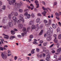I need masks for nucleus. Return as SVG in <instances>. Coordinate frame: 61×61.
I'll return each instance as SVG.
<instances>
[{
    "instance_id": "25",
    "label": "nucleus",
    "mask_w": 61,
    "mask_h": 61,
    "mask_svg": "<svg viewBox=\"0 0 61 61\" xmlns=\"http://www.w3.org/2000/svg\"><path fill=\"white\" fill-rule=\"evenodd\" d=\"M37 56L38 57H42V56H43V55L42 54H41L39 55V54H37Z\"/></svg>"
},
{
    "instance_id": "61",
    "label": "nucleus",
    "mask_w": 61,
    "mask_h": 61,
    "mask_svg": "<svg viewBox=\"0 0 61 61\" xmlns=\"http://www.w3.org/2000/svg\"><path fill=\"white\" fill-rule=\"evenodd\" d=\"M43 42H44L43 41H42V40L40 41V43H41V44L43 43Z\"/></svg>"
},
{
    "instance_id": "22",
    "label": "nucleus",
    "mask_w": 61,
    "mask_h": 61,
    "mask_svg": "<svg viewBox=\"0 0 61 61\" xmlns=\"http://www.w3.org/2000/svg\"><path fill=\"white\" fill-rule=\"evenodd\" d=\"M52 26L53 27V28H56V25L54 24H52Z\"/></svg>"
},
{
    "instance_id": "35",
    "label": "nucleus",
    "mask_w": 61,
    "mask_h": 61,
    "mask_svg": "<svg viewBox=\"0 0 61 61\" xmlns=\"http://www.w3.org/2000/svg\"><path fill=\"white\" fill-rule=\"evenodd\" d=\"M14 15L15 16H17L18 15V13L17 12H15L14 13Z\"/></svg>"
},
{
    "instance_id": "27",
    "label": "nucleus",
    "mask_w": 61,
    "mask_h": 61,
    "mask_svg": "<svg viewBox=\"0 0 61 61\" xmlns=\"http://www.w3.org/2000/svg\"><path fill=\"white\" fill-rule=\"evenodd\" d=\"M35 49H32V50L31 51V54H32L34 53H35Z\"/></svg>"
},
{
    "instance_id": "12",
    "label": "nucleus",
    "mask_w": 61,
    "mask_h": 61,
    "mask_svg": "<svg viewBox=\"0 0 61 61\" xmlns=\"http://www.w3.org/2000/svg\"><path fill=\"white\" fill-rule=\"evenodd\" d=\"M46 39L48 41H50L52 39V37L50 36L48 37Z\"/></svg>"
},
{
    "instance_id": "45",
    "label": "nucleus",
    "mask_w": 61,
    "mask_h": 61,
    "mask_svg": "<svg viewBox=\"0 0 61 61\" xmlns=\"http://www.w3.org/2000/svg\"><path fill=\"white\" fill-rule=\"evenodd\" d=\"M37 15L38 16H42V15L40 13H38L37 14Z\"/></svg>"
},
{
    "instance_id": "32",
    "label": "nucleus",
    "mask_w": 61,
    "mask_h": 61,
    "mask_svg": "<svg viewBox=\"0 0 61 61\" xmlns=\"http://www.w3.org/2000/svg\"><path fill=\"white\" fill-rule=\"evenodd\" d=\"M11 34L12 35H15V32L14 30H12L11 31Z\"/></svg>"
},
{
    "instance_id": "24",
    "label": "nucleus",
    "mask_w": 61,
    "mask_h": 61,
    "mask_svg": "<svg viewBox=\"0 0 61 61\" xmlns=\"http://www.w3.org/2000/svg\"><path fill=\"white\" fill-rule=\"evenodd\" d=\"M51 24H52V21H51V20H49L48 24H49V25H51Z\"/></svg>"
},
{
    "instance_id": "59",
    "label": "nucleus",
    "mask_w": 61,
    "mask_h": 61,
    "mask_svg": "<svg viewBox=\"0 0 61 61\" xmlns=\"http://www.w3.org/2000/svg\"><path fill=\"white\" fill-rule=\"evenodd\" d=\"M33 44H36V45L37 44H38V43H37V42L36 41H34L33 42Z\"/></svg>"
},
{
    "instance_id": "57",
    "label": "nucleus",
    "mask_w": 61,
    "mask_h": 61,
    "mask_svg": "<svg viewBox=\"0 0 61 61\" xmlns=\"http://www.w3.org/2000/svg\"><path fill=\"white\" fill-rule=\"evenodd\" d=\"M17 58L18 57L17 56H15L14 57L15 60H16L17 59Z\"/></svg>"
},
{
    "instance_id": "20",
    "label": "nucleus",
    "mask_w": 61,
    "mask_h": 61,
    "mask_svg": "<svg viewBox=\"0 0 61 61\" xmlns=\"http://www.w3.org/2000/svg\"><path fill=\"white\" fill-rule=\"evenodd\" d=\"M21 5L19 3L17 4V7L18 8H20L21 7Z\"/></svg>"
},
{
    "instance_id": "16",
    "label": "nucleus",
    "mask_w": 61,
    "mask_h": 61,
    "mask_svg": "<svg viewBox=\"0 0 61 61\" xmlns=\"http://www.w3.org/2000/svg\"><path fill=\"white\" fill-rule=\"evenodd\" d=\"M34 23V21H31L29 23V25H33Z\"/></svg>"
},
{
    "instance_id": "55",
    "label": "nucleus",
    "mask_w": 61,
    "mask_h": 61,
    "mask_svg": "<svg viewBox=\"0 0 61 61\" xmlns=\"http://www.w3.org/2000/svg\"><path fill=\"white\" fill-rule=\"evenodd\" d=\"M47 57L49 58H50V56L49 54H48L47 55Z\"/></svg>"
},
{
    "instance_id": "9",
    "label": "nucleus",
    "mask_w": 61,
    "mask_h": 61,
    "mask_svg": "<svg viewBox=\"0 0 61 61\" xmlns=\"http://www.w3.org/2000/svg\"><path fill=\"white\" fill-rule=\"evenodd\" d=\"M35 30L36 31H38L39 29V24H37L36 25V26H35Z\"/></svg>"
},
{
    "instance_id": "15",
    "label": "nucleus",
    "mask_w": 61,
    "mask_h": 61,
    "mask_svg": "<svg viewBox=\"0 0 61 61\" xmlns=\"http://www.w3.org/2000/svg\"><path fill=\"white\" fill-rule=\"evenodd\" d=\"M35 3H36V6H37L36 7V8H37L38 7H39V4H38V2L36 1H35Z\"/></svg>"
},
{
    "instance_id": "63",
    "label": "nucleus",
    "mask_w": 61,
    "mask_h": 61,
    "mask_svg": "<svg viewBox=\"0 0 61 61\" xmlns=\"http://www.w3.org/2000/svg\"><path fill=\"white\" fill-rule=\"evenodd\" d=\"M23 59H21V58H19L18 59V61H23Z\"/></svg>"
},
{
    "instance_id": "14",
    "label": "nucleus",
    "mask_w": 61,
    "mask_h": 61,
    "mask_svg": "<svg viewBox=\"0 0 61 61\" xmlns=\"http://www.w3.org/2000/svg\"><path fill=\"white\" fill-rule=\"evenodd\" d=\"M11 15H13V14L12 13H11V14H9L8 15V18L10 19L11 18Z\"/></svg>"
},
{
    "instance_id": "38",
    "label": "nucleus",
    "mask_w": 61,
    "mask_h": 61,
    "mask_svg": "<svg viewBox=\"0 0 61 61\" xmlns=\"http://www.w3.org/2000/svg\"><path fill=\"white\" fill-rule=\"evenodd\" d=\"M60 31V29L59 28H58L57 29V32H59Z\"/></svg>"
},
{
    "instance_id": "37",
    "label": "nucleus",
    "mask_w": 61,
    "mask_h": 61,
    "mask_svg": "<svg viewBox=\"0 0 61 61\" xmlns=\"http://www.w3.org/2000/svg\"><path fill=\"white\" fill-rule=\"evenodd\" d=\"M9 3L10 5H12V1H11L10 0H9Z\"/></svg>"
},
{
    "instance_id": "7",
    "label": "nucleus",
    "mask_w": 61,
    "mask_h": 61,
    "mask_svg": "<svg viewBox=\"0 0 61 61\" xmlns=\"http://www.w3.org/2000/svg\"><path fill=\"white\" fill-rule=\"evenodd\" d=\"M53 33L52 31L48 30L47 32V34H46L47 36H50V34H51V33Z\"/></svg>"
},
{
    "instance_id": "42",
    "label": "nucleus",
    "mask_w": 61,
    "mask_h": 61,
    "mask_svg": "<svg viewBox=\"0 0 61 61\" xmlns=\"http://www.w3.org/2000/svg\"><path fill=\"white\" fill-rule=\"evenodd\" d=\"M58 39H61V34H60L59 35L58 37Z\"/></svg>"
},
{
    "instance_id": "31",
    "label": "nucleus",
    "mask_w": 61,
    "mask_h": 61,
    "mask_svg": "<svg viewBox=\"0 0 61 61\" xmlns=\"http://www.w3.org/2000/svg\"><path fill=\"white\" fill-rule=\"evenodd\" d=\"M42 34H43V30H41L39 34V36H41V35H42Z\"/></svg>"
},
{
    "instance_id": "48",
    "label": "nucleus",
    "mask_w": 61,
    "mask_h": 61,
    "mask_svg": "<svg viewBox=\"0 0 61 61\" xmlns=\"http://www.w3.org/2000/svg\"><path fill=\"white\" fill-rule=\"evenodd\" d=\"M55 14L56 15V16H59V13L56 12L55 13Z\"/></svg>"
},
{
    "instance_id": "1",
    "label": "nucleus",
    "mask_w": 61,
    "mask_h": 61,
    "mask_svg": "<svg viewBox=\"0 0 61 61\" xmlns=\"http://www.w3.org/2000/svg\"><path fill=\"white\" fill-rule=\"evenodd\" d=\"M23 31L24 33H22L21 34V36H24L25 35L26 36V28L24 27L23 28Z\"/></svg>"
},
{
    "instance_id": "50",
    "label": "nucleus",
    "mask_w": 61,
    "mask_h": 61,
    "mask_svg": "<svg viewBox=\"0 0 61 61\" xmlns=\"http://www.w3.org/2000/svg\"><path fill=\"white\" fill-rule=\"evenodd\" d=\"M36 50L37 52H39V51L40 50H39V49L37 48L36 49Z\"/></svg>"
},
{
    "instance_id": "60",
    "label": "nucleus",
    "mask_w": 61,
    "mask_h": 61,
    "mask_svg": "<svg viewBox=\"0 0 61 61\" xmlns=\"http://www.w3.org/2000/svg\"><path fill=\"white\" fill-rule=\"evenodd\" d=\"M0 50H2V51H3V50H4L3 48L2 47H0Z\"/></svg>"
},
{
    "instance_id": "46",
    "label": "nucleus",
    "mask_w": 61,
    "mask_h": 61,
    "mask_svg": "<svg viewBox=\"0 0 61 61\" xmlns=\"http://www.w3.org/2000/svg\"><path fill=\"white\" fill-rule=\"evenodd\" d=\"M28 15V13L27 12H26L24 13V15L25 16H26L27 15Z\"/></svg>"
},
{
    "instance_id": "21",
    "label": "nucleus",
    "mask_w": 61,
    "mask_h": 61,
    "mask_svg": "<svg viewBox=\"0 0 61 61\" xmlns=\"http://www.w3.org/2000/svg\"><path fill=\"white\" fill-rule=\"evenodd\" d=\"M47 42H46L44 43L43 44V45L45 46H46L47 45Z\"/></svg>"
},
{
    "instance_id": "49",
    "label": "nucleus",
    "mask_w": 61,
    "mask_h": 61,
    "mask_svg": "<svg viewBox=\"0 0 61 61\" xmlns=\"http://www.w3.org/2000/svg\"><path fill=\"white\" fill-rule=\"evenodd\" d=\"M8 54H11V51L9 50L8 51Z\"/></svg>"
},
{
    "instance_id": "56",
    "label": "nucleus",
    "mask_w": 61,
    "mask_h": 61,
    "mask_svg": "<svg viewBox=\"0 0 61 61\" xmlns=\"http://www.w3.org/2000/svg\"><path fill=\"white\" fill-rule=\"evenodd\" d=\"M57 4V2H55L54 4V6H55V5H56Z\"/></svg>"
},
{
    "instance_id": "51",
    "label": "nucleus",
    "mask_w": 61,
    "mask_h": 61,
    "mask_svg": "<svg viewBox=\"0 0 61 61\" xmlns=\"http://www.w3.org/2000/svg\"><path fill=\"white\" fill-rule=\"evenodd\" d=\"M29 10L28 9H26L25 10H24V12H28Z\"/></svg>"
},
{
    "instance_id": "52",
    "label": "nucleus",
    "mask_w": 61,
    "mask_h": 61,
    "mask_svg": "<svg viewBox=\"0 0 61 61\" xmlns=\"http://www.w3.org/2000/svg\"><path fill=\"white\" fill-rule=\"evenodd\" d=\"M11 1L12 2V3H15V0H12Z\"/></svg>"
},
{
    "instance_id": "13",
    "label": "nucleus",
    "mask_w": 61,
    "mask_h": 61,
    "mask_svg": "<svg viewBox=\"0 0 61 61\" xmlns=\"http://www.w3.org/2000/svg\"><path fill=\"white\" fill-rule=\"evenodd\" d=\"M40 21V19L39 18H37L36 20V22L37 23H39Z\"/></svg>"
},
{
    "instance_id": "19",
    "label": "nucleus",
    "mask_w": 61,
    "mask_h": 61,
    "mask_svg": "<svg viewBox=\"0 0 61 61\" xmlns=\"http://www.w3.org/2000/svg\"><path fill=\"white\" fill-rule=\"evenodd\" d=\"M21 21H22V22H23V20H22L20 19V20L19 19V20H18L17 21V22L19 24L21 22Z\"/></svg>"
},
{
    "instance_id": "10",
    "label": "nucleus",
    "mask_w": 61,
    "mask_h": 61,
    "mask_svg": "<svg viewBox=\"0 0 61 61\" xmlns=\"http://www.w3.org/2000/svg\"><path fill=\"white\" fill-rule=\"evenodd\" d=\"M7 19V17H4L3 19V20H2V22L3 23H5V20H6Z\"/></svg>"
},
{
    "instance_id": "40",
    "label": "nucleus",
    "mask_w": 61,
    "mask_h": 61,
    "mask_svg": "<svg viewBox=\"0 0 61 61\" xmlns=\"http://www.w3.org/2000/svg\"><path fill=\"white\" fill-rule=\"evenodd\" d=\"M56 45L57 48H59V46H60V44L59 43H57Z\"/></svg>"
},
{
    "instance_id": "18",
    "label": "nucleus",
    "mask_w": 61,
    "mask_h": 61,
    "mask_svg": "<svg viewBox=\"0 0 61 61\" xmlns=\"http://www.w3.org/2000/svg\"><path fill=\"white\" fill-rule=\"evenodd\" d=\"M32 25V26H31V28L32 29H36V26L35 25H34L33 24V25Z\"/></svg>"
},
{
    "instance_id": "62",
    "label": "nucleus",
    "mask_w": 61,
    "mask_h": 61,
    "mask_svg": "<svg viewBox=\"0 0 61 61\" xmlns=\"http://www.w3.org/2000/svg\"><path fill=\"white\" fill-rule=\"evenodd\" d=\"M55 50H53V51H52L51 52V53H55Z\"/></svg>"
},
{
    "instance_id": "44",
    "label": "nucleus",
    "mask_w": 61,
    "mask_h": 61,
    "mask_svg": "<svg viewBox=\"0 0 61 61\" xmlns=\"http://www.w3.org/2000/svg\"><path fill=\"white\" fill-rule=\"evenodd\" d=\"M31 17H32L34 18L35 17V15H34V13H32L31 14Z\"/></svg>"
},
{
    "instance_id": "6",
    "label": "nucleus",
    "mask_w": 61,
    "mask_h": 61,
    "mask_svg": "<svg viewBox=\"0 0 61 61\" xmlns=\"http://www.w3.org/2000/svg\"><path fill=\"white\" fill-rule=\"evenodd\" d=\"M8 26H10L11 27H12L13 26V21H12L11 22L10 21L9 22Z\"/></svg>"
},
{
    "instance_id": "26",
    "label": "nucleus",
    "mask_w": 61,
    "mask_h": 61,
    "mask_svg": "<svg viewBox=\"0 0 61 61\" xmlns=\"http://www.w3.org/2000/svg\"><path fill=\"white\" fill-rule=\"evenodd\" d=\"M56 37L54 40L55 43H57L58 42V41H57V40L56 39Z\"/></svg>"
},
{
    "instance_id": "11",
    "label": "nucleus",
    "mask_w": 61,
    "mask_h": 61,
    "mask_svg": "<svg viewBox=\"0 0 61 61\" xmlns=\"http://www.w3.org/2000/svg\"><path fill=\"white\" fill-rule=\"evenodd\" d=\"M15 38V36H12L10 37L9 39L10 40H12L14 39V38Z\"/></svg>"
},
{
    "instance_id": "30",
    "label": "nucleus",
    "mask_w": 61,
    "mask_h": 61,
    "mask_svg": "<svg viewBox=\"0 0 61 61\" xmlns=\"http://www.w3.org/2000/svg\"><path fill=\"white\" fill-rule=\"evenodd\" d=\"M30 16H31V15H30V14H28V15H27V18H28V19H29V18H30Z\"/></svg>"
},
{
    "instance_id": "41",
    "label": "nucleus",
    "mask_w": 61,
    "mask_h": 61,
    "mask_svg": "<svg viewBox=\"0 0 61 61\" xmlns=\"http://www.w3.org/2000/svg\"><path fill=\"white\" fill-rule=\"evenodd\" d=\"M49 58H48V57H47L46 58V61H49L50 60L49 59Z\"/></svg>"
},
{
    "instance_id": "43",
    "label": "nucleus",
    "mask_w": 61,
    "mask_h": 61,
    "mask_svg": "<svg viewBox=\"0 0 61 61\" xmlns=\"http://www.w3.org/2000/svg\"><path fill=\"white\" fill-rule=\"evenodd\" d=\"M30 38L31 39H32L33 38V35H31L29 36Z\"/></svg>"
},
{
    "instance_id": "36",
    "label": "nucleus",
    "mask_w": 61,
    "mask_h": 61,
    "mask_svg": "<svg viewBox=\"0 0 61 61\" xmlns=\"http://www.w3.org/2000/svg\"><path fill=\"white\" fill-rule=\"evenodd\" d=\"M19 12H20V13H22V12H23V10L21 9H19Z\"/></svg>"
},
{
    "instance_id": "5",
    "label": "nucleus",
    "mask_w": 61,
    "mask_h": 61,
    "mask_svg": "<svg viewBox=\"0 0 61 61\" xmlns=\"http://www.w3.org/2000/svg\"><path fill=\"white\" fill-rule=\"evenodd\" d=\"M1 56L3 58L5 59V60L7 58V56L6 55H4V54L3 53H2Z\"/></svg>"
},
{
    "instance_id": "28",
    "label": "nucleus",
    "mask_w": 61,
    "mask_h": 61,
    "mask_svg": "<svg viewBox=\"0 0 61 61\" xmlns=\"http://www.w3.org/2000/svg\"><path fill=\"white\" fill-rule=\"evenodd\" d=\"M43 24H42L40 25V27L39 28L40 29H42V28H43Z\"/></svg>"
},
{
    "instance_id": "23",
    "label": "nucleus",
    "mask_w": 61,
    "mask_h": 61,
    "mask_svg": "<svg viewBox=\"0 0 61 61\" xmlns=\"http://www.w3.org/2000/svg\"><path fill=\"white\" fill-rule=\"evenodd\" d=\"M46 11H44L41 13L42 15H44V16H45V15L46 14Z\"/></svg>"
},
{
    "instance_id": "3",
    "label": "nucleus",
    "mask_w": 61,
    "mask_h": 61,
    "mask_svg": "<svg viewBox=\"0 0 61 61\" xmlns=\"http://www.w3.org/2000/svg\"><path fill=\"white\" fill-rule=\"evenodd\" d=\"M30 5L31 7L28 5L27 6V7L29 9H31V10H32L34 8V6L32 4H31Z\"/></svg>"
},
{
    "instance_id": "53",
    "label": "nucleus",
    "mask_w": 61,
    "mask_h": 61,
    "mask_svg": "<svg viewBox=\"0 0 61 61\" xmlns=\"http://www.w3.org/2000/svg\"><path fill=\"white\" fill-rule=\"evenodd\" d=\"M5 6H3V9L4 10H5Z\"/></svg>"
},
{
    "instance_id": "34",
    "label": "nucleus",
    "mask_w": 61,
    "mask_h": 61,
    "mask_svg": "<svg viewBox=\"0 0 61 61\" xmlns=\"http://www.w3.org/2000/svg\"><path fill=\"white\" fill-rule=\"evenodd\" d=\"M43 51L44 52H45V51H46V52H47V53H49V50H43Z\"/></svg>"
},
{
    "instance_id": "2",
    "label": "nucleus",
    "mask_w": 61,
    "mask_h": 61,
    "mask_svg": "<svg viewBox=\"0 0 61 61\" xmlns=\"http://www.w3.org/2000/svg\"><path fill=\"white\" fill-rule=\"evenodd\" d=\"M19 19H21V20H22L23 23H24V22H25V20H24L23 19V15L22 14H21L19 15Z\"/></svg>"
},
{
    "instance_id": "54",
    "label": "nucleus",
    "mask_w": 61,
    "mask_h": 61,
    "mask_svg": "<svg viewBox=\"0 0 61 61\" xmlns=\"http://www.w3.org/2000/svg\"><path fill=\"white\" fill-rule=\"evenodd\" d=\"M18 37V38H20V37H21V35H18L17 36Z\"/></svg>"
},
{
    "instance_id": "4",
    "label": "nucleus",
    "mask_w": 61,
    "mask_h": 61,
    "mask_svg": "<svg viewBox=\"0 0 61 61\" xmlns=\"http://www.w3.org/2000/svg\"><path fill=\"white\" fill-rule=\"evenodd\" d=\"M12 19H13V20L14 21V25H15V23H16V22L17 20V18H16L15 16H14L13 17Z\"/></svg>"
},
{
    "instance_id": "33",
    "label": "nucleus",
    "mask_w": 61,
    "mask_h": 61,
    "mask_svg": "<svg viewBox=\"0 0 61 61\" xmlns=\"http://www.w3.org/2000/svg\"><path fill=\"white\" fill-rule=\"evenodd\" d=\"M61 51V48H59V49H58L57 50V52H60V51Z\"/></svg>"
},
{
    "instance_id": "39",
    "label": "nucleus",
    "mask_w": 61,
    "mask_h": 61,
    "mask_svg": "<svg viewBox=\"0 0 61 61\" xmlns=\"http://www.w3.org/2000/svg\"><path fill=\"white\" fill-rule=\"evenodd\" d=\"M42 9H43L44 10H47V9L46 8L44 7H42Z\"/></svg>"
},
{
    "instance_id": "8",
    "label": "nucleus",
    "mask_w": 61,
    "mask_h": 61,
    "mask_svg": "<svg viewBox=\"0 0 61 61\" xmlns=\"http://www.w3.org/2000/svg\"><path fill=\"white\" fill-rule=\"evenodd\" d=\"M3 36L6 37H4V38L5 39H9V36H8L6 35H5V34H3Z\"/></svg>"
},
{
    "instance_id": "17",
    "label": "nucleus",
    "mask_w": 61,
    "mask_h": 61,
    "mask_svg": "<svg viewBox=\"0 0 61 61\" xmlns=\"http://www.w3.org/2000/svg\"><path fill=\"white\" fill-rule=\"evenodd\" d=\"M18 26L20 28H22L23 27V25L21 24H19L18 25Z\"/></svg>"
},
{
    "instance_id": "29",
    "label": "nucleus",
    "mask_w": 61,
    "mask_h": 61,
    "mask_svg": "<svg viewBox=\"0 0 61 61\" xmlns=\"http://www.w3.org/2000/svg\"><path fill=\"white\" fill-rule=\"evenodd\" d=\"M43 22L44 23H45V24H46V23H47L48 21H47V20H44L43 21Z\"/></svg>"
},
{
    "instance_id": "64",
    "label": "nucleus",
    "mask_w": 61,
    "mask_h": 61,
    "mask_svg": "<svg viewBox=\"0 0 61 61\" xmlns=\"http://www.w3.org/2000/svg\"><path fill=\"white\" fill-rule=\"evenodd\" d=\"M57 35L56 34H54L53 35V36L54 37H56V36H57Z\"/></svg>"
},
{
    "instance_id": "47",
    "label": "nucleus",
    "mask_w": 61,
    "mask_h": 61,
    "mask_svg": "<svg viewBox=\"0 0 61 61\" xmlns=\"http://www.w3.org/2000/svg\"><path fill=\"white\" fill-rule=\"evenodd\" d=\"M45 25L46 27H48L49 26V25H49L48 24H45Z\"/></svg>"
},
{
    "instance_id": "58",
    "label": "nucleus",
    "mask_w": 61,
    "mask_h": 61,
    "mask_svg": "<svg viewBox=\"0 0 61 61\" xmlns=\"http://www.w3.org/2000/svg\"><path fill=\"white\" fill-rule=\"evenodd\" d=\"M54 58H56H56H57V56H56V55H55L54 56Z\"/></svg>"
}]
</instances>
